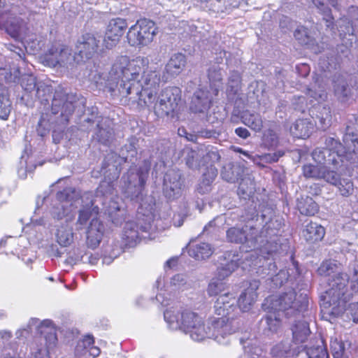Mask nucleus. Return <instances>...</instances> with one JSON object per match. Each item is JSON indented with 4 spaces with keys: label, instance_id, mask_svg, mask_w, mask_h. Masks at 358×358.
<instances>
[{
    "label": "nucleus",
    "instance_id": "f257e3e1",
    "mask_svg": "<svg viewBox=\"0 0 358 358\" xmlns=\"http://www.w3.org/2000/svg\"><path fill=\"white\" fill-rule=\"evenodd\" d=\"M150 164L145 162L139 168L131 167L122 178V189L127 197L139 203L137 220L127 222L121 234L122 244L124 248L136 246L141 238L155 239L156 232L163 231L171 226V213L154 214L155 200L151 196H143V190L146 182Z\"/></svg>",
    "mask_w": 358,
    "mask_h": 358
},
{
    "label": "nucleus",
    "instance_id": "f03ea898",
    "mask_svg": "<svg viewBox=\"0 0 358 358\" xmlns=\"http://www.w3.org/2000/svg\"><path fill=\"white\" fill-rule=\"evenodd\" d=\"M344 146L334 138H326V148H317L313 152V158L317 164H306L303 167L306 178L323 179L326 182L336 185V169L344 159L355 163L358 161V136L348 132L343 136Z\"/></svg>",
    "mask_w": 358,
    "mask_h": 358
},
{
    "label": "nucleus",
    "instance_id": "7ed1b4c3",
    "mask_svg": "<svg viewBox=\"0 0 358 358\" xmlns=\"http://www.w3.org/2000/svg\"><path fill=\"white\" fill-rule=\"evenodd\" d=\"M164 317L171 329H180L189 334L195 341L212 338L220 344L226 345L233 331L237 327L225 324L224 320H208L206 324L197 313L187 309L180 310L176 306L166 309Z\"/></svg>",
    "mask_w": 358,
    "mask_h": 358
},
{
    "label": "nucleus",
    "instance_id": "20e7f679",
    "mask_svg": "<svg viewBox=\"0 0 358 358\" xmlns=\"http://www.w3.org/2000/svg\"><path fill=\"white\" fill-rule=\"evenodd\" d=\"M257 229L245 225L242 228L231 227L227 231V239L229 242L235 243H245L247 247L252 249V252H257L256 257H259L258 264L262 259L267 258L266 255H271L275 252L278 246L273 245L267 239L268 236L271 238L275 234H258Z\"/></svg>",
    "mask_w": 358,
    "mask_h": 358
},
{
    "label": "nucleus",
    "instance_id": "39448f33",
    "mask_svg": "<svg viewBox=\"0 0 358 358\" xmlns=\"http://www.w3.org/2000/svg\"><path fill=\"white\" fill-rule=\"evenodd\" d=\"M91 195L90 198L87 199H84L83 201H80L78 204L81 206L79 210L78 220L76 222V229L78 230L82 229L86 224L90 217H92L90 226L87 229V245L89 248L92 249L98 247L102 240L105 228L101 222L96 218L99 214V208L96 203V199L93 198L91 192H85Z\"/></svg>",
    "mask_w": 358,
    "mask_h": 358
},
{
    "label": "nucleus",
    "instance_id": "423d86ee",
    "mask_svg": "<svg viewBox=\"0 0 358 358\" xmlns=\"http://www.w3.org/2000/svg\"><path fill=\"white\" fill-rule=\"evenodd\" d=\"M346 285L347 278L343 275H338L330 280L329 287L321 296L320 306L324 313L338 316L345 310L347 301L351 296Z\"/></svg>",
    "mask_w": 358,
    "mask_h": 358
},
{
    "label": "nucleus",
    "instance_id": "0eeeda50",
    "mask_svg": "<svg viewBox=\"0 0 358 358\" xmlns=\"http://www.w3.org/2000/svg\"><path fill=\"white\" fill-rule=\"evenodd\" d=\"M160 83V73L152 69L143 71L141 79L133 84L124 86L123 96L131 95L134 101L139 99L147 106H151L156 99Z\"/></svg>",
    "mask_w": 358,
    "mask_h": 358
},
{
    "label": "nucleus",
    "instance_id": "6e6552de",
    "mask_svg": "<svg viewBox=\"0 0 358 358\" xmlns=\"http://www.w3.org/2000/svg\"><path fill=\"white\" fill-rule=\"evenodd\" d=\"M149 60L147 57H138L130 60L127 56L118 57L112 66L111 76L120 79L118 90L123 96L124 86L133 84L138 80L141 73H143L148 66Z\"/></svg>",
    "mask_w": 358,
    "mask_h": 358
},
{
    "label": "nucleus",
    "instance_id": "1a4fd4ad",
    "mask_svg": "<svg viewBox=\"0 0 358 358\" xmlns=\"http://www.w3.org/2000/svg\"><path fill=\"white\" fill-rule=\"evenodd\" d=\"M29 325H37L40 329V336L31 344L30 351L33 358H50V354L57 344L56 328L50 320L40 321L37 318H31Z\"/></svg>",
    "mask_w": 358,
    "mask_h": 358
},
{
    "label": "nucleus",
    "instance_id": "9d476101",
    "mask_svg": "<svg viewBox=\"0 0 358 358\" xmlns=\"http://www.w3.org/2000/svg\"><path fill=\"white\" fill-rule=\"evenodd\" d=\"M90 196L89 194H83L81 196L78 191L70 187L59 191L50 210L52 217L57 220H64L65 223L72 222L75 217V210L78 208V204L80 201H83L85 198L88 199Z\"/></svg>",
    "mask_w": 358,
    "mask_h": 358
},
{
    "label": "nucleus",
    "instance_id": "9b49d317",
    "mask_svg": "<svg viewBox=\"0 0 358 358\" xmlns=\"http://www.w3.org/2000/svg\"><path fill=\"white\" fill-rule=\"evenodd\" d=\"M264 306L266 309H271L280 313L281 315L289 317L303 312L308 306V300L306 294L296 297V292L289 290L278 296L267 298Z\"/></svg>",
    "mask_w": 358,
    "mask_h": 358
},
{
    "label": "nucleus",
    "instance_id": "f8f14e48",
    "mask_svg": "<svg viewBox=\"0 0 358 358\" xmlns=\"http://www.w3.org/2000/svg\"><path fill=\"white\" fill-rule=\"evenodd\" d=\"M224 68L220 67V62L213 64L208 69V76L212 92L203 89L195 92L192 101L191 110L194 113H205L212 102V94L217 96L222 87Z\"/></svg>",
    "mask_w": 358,
    "mask_h": 358
},
{
    "label": "nucleus",
    "instance_id": "ddd939ff",
    "mask_svg": "<svg viewBox=\"0 0 358 358\" xmlns=\"http://www.w3.org/2000/svg\"><path fill=\"white\" fill-rule=\"evenodd\" d=\"M214 312L221 317L210 318V320H224L225 324L233 327L237 326L233 331V334L241 328V322L236 318L238 314L236 300L233 294L228 292L220 295L215 302Z\"/></svg>",
    "mask_w": 358,
    "mask_h": 358
},
{
    "label": "nucleus",
    "instance_id": "4468645a",
    "mask_svg": "<svg viewBox=\"0 0 358 358\" xmlns=\"http://www.w3.org/2000/svg\"><path fill=\"white\" fill-rule=\"evenodd\" d=\"M157 33V27L153 21L141 19L129 28L127 38L131 46L141 48L149 45Z\"/></svg>",
    "mask_w": 358,
    "mask_h": 358
},
{
    "label": "nucleus",
    "instance_id": "2eb2a0df",
    "mask_svg": "<svg viewBox=\"0 0 358 358\" xmlns=\"http://www.w3.org/2000/svg\"><path fill=\"white\" fill-rule=\"evenodd\" d=\"M101 42V36L98 34L86 33L80 36L75 48L76 63L87 61L103 52Z\"/></svg>",
    "mask_w": 358,
    "mask_h": 358
},
{
    "label": "nucleus",
    "instance_id": "dca6fc26",
    "mask_svg": "<svg viewBox=\"0 0 358 358\" xmlns=\"http://www.w3.org/2000/svg\"><path fill=\"white\" fill-rule=\"evenodd\" d=\"M41 62L49 67H64L69 69L76 62V55H72L71 50L62 44H54L41 57Z\"/></svg>",
    "mask_w": 358,
    "mask_h": 358
},
{
    "label": "nucleus",
    "instance_id": "f3484780",
    "mask_svg": "<svg viewBox=\"0 0 358 358\" xmlns=\"http://www.w3.org/2000/svg\"><path fill=\"white\" fill-rule=\"evenodd\" d=\"M117 174H114L113 180H108L105 178L102 180L97 187L94 199L96 202H100L105 209V211L112 217L113 215L120 211L121 209L120 201L119 197L113 198L112 196L114 191V182L117 179Z\"/></svg>",
    "mask_w": 358,
    "mask_h": 358
},
{
    "label": "nucleus",
    "instance_id": "a211bd4d",
    "mask_svg": "<svg viewBox=\"0 0 358 358\" xmlns=\"http://www.w3.org/2000/svg\"><path fill=\"white\" fill-rule=\"evenodd\" d=\"M180 90L178 87H166L159 94L157 101L154 102L155 113L159 116L169 115L178 106L180 100Z\"/></svg>",
    "mask_w": 358,
    "mask_h": 358
},
{
    "label": "nucleus",
    "instance_id": "6ab92c4d",
    "mask_svg": "<svg viewBox=\"0 0 358 358\" xmlns=\"http://www.w3.org/2000/svg\"><path fill=\"white\" fill-rule=\"evenodd\" d=\"M256 255L257 252L245 253L244 257H242L245 262L241 263L239 262L240 259L238 257V255H234L229 262L217 268L215 277L223 281L226 278L229 276L239 265H241L243 269H246L248 266H261V265L258 264L259 257H257Z\"/></svg>",
    "mask_w": 358,
    "mask_h": 358
},
{
    "label": "nucleus",
    "instance_id": "aec40b11",
    "mask_svg": "<svg viewBox=\"0 0 358 358\" xmlns=\"http://www.w3.org/2000/svg\"><path fill=\"white\" fill-rule=\"evenodd\" d=\"M191 287V282L188 281L187 276L183 274H176L171 279L169 283L163 289H160L156 295V300L162 306H166L169 305V300L166 294H176L180 292H183Z\"/></svg>",
    "mask_w": 358,
    "mask_h": 358
},
{
    "label": "nucleus",
    "instance_id": "412c9836",
    "mask_svg": "<svg viewBox=\"0 0 358 358\" xmlns=\"http://www.w3.org/2000/svg\"><path fill=\"white\" fill-rule=\"evenodd\" d=\"M75 98L72 95H65L57 92L52 102V113L57 114L61 112L62 122H68L69 116L75 108Z\"/></svg>",
    "mask_w": 358,
    "mask_h": 358
},
{
    "label": "nucleus",
    "instance_id": "4be33fe9",
    "mask_svg": "<svg viewBox=\"0 0 358 358\" xmlns=\"http://www.w3.org/2000/svg\"><path fill=\"white\" fill-rule=\"evenodd\" d=\"M182 182L181 173L178 171L170 170L164 176L163 192L165 196L173 200L182 194Z\"/></svg>",
    "mask_w": 358,
    "mask_h": 358
},
{
    "label": "nucleus",
    "instance_id": "5701e85b",
    "mask_svg": "<svg viewBox=\"0 0 358 358\" xmlns=\"http://www.w3.org/2000/svg\"><path fill=\"white\" fill-rule=\"evenodd\" d=\"M259 281L254 280L240 294L236 303L242 312H248L254 305L257 298V290L259 287Z\"/></svg>",
    "mask_w": 358,
    "mask_h": 358
},
{
    "label": "nucleus",
    "instance_id": "b1692460",
    "mask_svg": "<svg viewBox=\"0 0 358 358\" xmlns=\"http://www.w3.org/2000/svg\"><path fill=\"white\" fill-rule=\"evenodd\" d=\"M292 331L293 337L292 344L294 346H302L301 352L305 350L307 348V345H305V343L308 341L310 334L308 322L304 320L296 321L293 324Z\"/></svg>",
    "mask_w": 358,
    "mask_h": 358
},
{
    "label": "nucleus",
    "instance_id": "393cba45",
    "mask_svg": "<svg viewBox=\"0 0 358 358\" xmlns=\"http://www.w3.org/2000/svg\"><path fill=\"white\" fill-rule=\"evenodd\" d=\"M213 251L210 244L196 239L191 240L188 245V254L196 260H203L209 258Z\"/></svg>",
    "mask_w": 358,
    "mask_h": 358
},
{
    "label": "nucleus",
    "instance_id": "a878e982",
    "mask_svg": "<svg viewBox=\"0 0 358 358\" xmlns=\"http://www.w3.org/2000/svg\"><path fill=\"white\" fill-rule=\"evenodd\" d=\"M99 259L97 255L92 254L89 255L87 253H83V251L80 248H74L70 252L69 257L65 260V263L73 266L80 262H83V263H89L92 265H96L98 263Z\"/></svg>",
    "mask_w": 358,
    "mask_h": 358
},
{
    "label": "nucleus",
    "instance_id": "bb28decb",
    "mask_svg": "<svg viewBox=\"0 0 358 358\" xmlns=\"http://www.w3.org/2000/svg\"><path fill=\"white\" fill-rule=\"evenodd\" d=\"M54 235L55 241L64 248L70 246L74 240L73 229L69 226V223L59 226Z\"/></svg>",
    "mask_w": 358,
    "mask_h": 358
},
{
    "label": "nucleus",
    "instance_id": "cd10ccee",
    "mask_svg": "<svg viewBox=\"0 0 358 358\" xmlns=\"http://www.w3.org/2000/svg\"><path fill=\"white\" fill-rule=\"evenodd\" d=\"M185 64V56L182 53H176L170 58L165 70L171 76H176L183 71Z\"/></svg>",
    "mask_w": 358,
    "mask_h": 358
},
{
    "label": "nucleus",
    "instance_id": "c85d7f7f",
    "mask_svg": "<svg viewBox=\"0 0 358 358\" xmlns=\"http://www.w3.org/2000/svg\"><path fill=\"white\" fill-rule=\"evenodd\" d=\"M302 346L294 347L293 344L280 343L275 345L271 350V354L278 357H292L297 356L301 352Z\"/></svg>",
    "mask_w": 358,
    "mask_h": 358
},
{
    "label": "nucleus",
    "instance_id": "c756f323",
    "mask_svg": "<svg viewBox=\"0 0 358 358\" xmlns=\"http://www.w3.org/2000/svg\"><path fill=\"white\" fill-rule=\"evenodd\" d=\"M325 234V229L321 225L315 223H308L303 230L302 236L307 241L316 242L321 241Z\"/></svg>",
    "mask_w": 358,
    "mask_h": 358
},
{
    "label": "nucleus",
    "instance_id": "7c9ffc66",
    "mask_svg": "<svg viewBox=\"0 0 358 358\" xmlns=\"http://www.w3.org/2000/svg\"><path fill=\"white\" fill-rule=\"evenodd\" d=\"M313 130V124L308 120H296L290 127L292 136L299 138L308 137Z\"/></svg>",
    "mask_w": 358,
    "mask_h": 358
},
{
    "label": "nucleus",
    "instance_id": "2f4dec72",
    "mask_svg": "<svg viewBox=\"0 0 358 358\" xmlns=\"http://www.w3.org/2000/svg\"><path fill=\"white\" fill-rule=\"evenodd\" d=\"M317 272L322 276L329 277L328 283L338 275L347 278L346 274L340 272L339 267L336 261L329 260L324 262L318 268Z\"/></svg>",
    "mask_w": 358,
    "mask_h": 358
},
{
    "label": "nucleus",
    "instance_id": "473e14b6",
    "mask_svg": "<svg viewBox=\"0 0 358 358\" xmlns=\"http://www.w3.org/2000/svg\"><path fill=\"white\" fill-rule=\"evenodd\" d=\"M7 32L13 38L24 39L26 34V24L20 18H15L6 22Z\"/></svg>",
    "mask_w": 358,
    "mask_h": 358
},
{
    "label": "nucleus",
    "instance_id": "72a5a7b5",
    "mask_svg": "<svg viewBox=\"0 0 358 358\" xmlns=\"http://www.w3.org/2000/svg\"><path fill=\"white\" fill-rule=\"evenodd\" d=\"M350 343L348 341H342L338 338L331 341V350L334 358H348L350 354Z\"/></svg>",
    "mask_w": 358,
    "mask_h": 358
},
{
    "label": "nucleus",
    "instance_id": "f704fd0d",
    "mask_svg": "<svg viewBox=\"0 0 358 358\" xmlns=\"http://www.w3.org/2000/svg\"><path fill=\"white\" fill-rule=\"evenodd\" d=\"M297 208L301 214L308 216L314 215L319 210L318 205L310 196L299 199Z\"/></svg>",
    "mask_w": 358,
    "mask_h": 358
},
{
    "label": "nucleus",
    "instance_id": "c9c22d12",
    "mask_svg": "<svg viewBox=\"0 0 358 358\" xmlns=\"http://www.w3.org/2000/svg\"><path fill=\"white\" fill-rule=\"evenodd\" d=\"M241 122L255 131H259L263 127L261 116L249 110H245L243 113L241 115Z\"/></svg>",
    "mask_w": 358,
    "mask_h": 358
},
{
    "label": "nucleus",
    "instance_id": "e433bc0d",
    "mask_svg": "<svg viewBox=\"0 0 358 358\" xmlns=\"http://www.w3.org/2000/svg\"><path fill=\"white\" fill-rule=\"evenodd\" d=\"M217 176L216 171L214 169L210 168L208 169L207 172L203 173L202 178L198 184L196 190L201 194H205L211 191L212 183Z\"/></svg>",
    "mask_w": 358,
    "mask_h": 358
},
{
    "label": "nucleus",
    "instance_id": "4c0bfd02",
    "mask_svg": "<svg viewBox=\"0 0 358 358\" xmlns=\"http://www.w3.org/2000/svg\"><path fill=\"white\" fill-rule=\"evenodd\" d=\"M306 95L309 99V103L313 104L314 101L317 102L323 101L327 98V93L324 87L317 83V81L310 87L307 90Z\"/></svg>",
    "mask_w": 358,
    "mask_h": 358
},
{
    "label": "nucleus",
    "instance_id": "58836bf2",
    "mask_svg": "<svg viewBox=\"0 0 358 358\" xmlns=\"http://www.w3.org/2000/svg\"><path fill=\"white\" fill-rule=\"evenodd\" d=\"M186 164L191 169H197L201 164V159L203 155V152L191 148H185L183 150Z\"/></svg>",
    "mask_w": 358,
    "mask_h": 358
},
{
    "label": "nucleus",
    "instance_id": "ea45409f",
    "mask_svg": "<svg viewBox=\"0 0 358 358\" xmlns=\"http://www.w3.org/2000/svg\"><path fill=\"white\" fill-rule=\"evenodd\" d=\"M109 122L110 121L108 119L104 120V124L106 125V127L98 124L99 130L96 133V138L99 142L103 145L109 144L113 137V131L112 128H110L109 124H108Z\"/></svg>",
    "mask_w": 358,
    "mask_h": 358
},
{
    "label": "nucleus",
    "instance_id": "a19ab883",
    "mask_svg": "<svg viewBox=\"0 0 358 358\" xmlns=\"http://www.w3.org/2000/svg\"><path fill=\"white\" fill-rule=\"evenodd\" d=\"M268 310V312L265 316L264 320L268 329L271 331L275 332L280 327L282 315L280 313L275 310H272L271 309Z\"/></svg>",
    "mask_w": 358,
    "mask_h": 358
},
{
    "label": "nucleus",
    "instance_id": "79ce46f5",
    "mask_svg": "<svg viewBox=\"0 0 358 358\" xmlns=\"http://www.w3.org/2000/svg\"><path fill=\"white\" fill-rule=\"evenodd\" d=\"M127 27V23L124 20L116 18L110 21L106 30L120 38Z\"/></svg>",
    "mask_w": 358,
    "mask_h": 358
},
{
    "label": "nucleus",
    "instance_id": "37998d69",
    "mask_svg": "<svg viewBox=\"0 0 358 358\" xmlns=\"http://www.w3.org/2000/svg\"><path fill=\"white\" fill-rule=\"evenodd\" d=\"M93 343V338L90 336H86L82 340H80L76 346V356L77 357H87L88 347H90Z\"/></svg>",
    "mask_w": 358,
    "mask_h": 358
},
{
    "label": "nucleus",
    "instance_id": "c03bdc74",
    "mask_svg": "<svg viewBox=\"0 0 358 358\" xmlns=\"http://www.w3.org/2000/svg\"><path fill=\"white\" fill-rule=\"evenodd\" d=\"M241 85V76L238 71H233L230 73L227 92L230 94H235L237 93Z\"/></svg>",
    "mask_w": 358,
    "mask_h": 358
},
{
    "label": "nucleus",
    "instance_id": "a18cd8bd",
    "mask_svg": "<svg viewBox=\"0 0 358 358\" xmlns=\"http://www.w3.org/2000/svg\"><path fill=\"white\" fill-rule=\"evenodd\" d=\"M334 185L338 187L341 194L343 196H349L354 192L352 182L349 179L339 180L338 175L336 185Z\"/></svg>",
    "mask_w": 358,
    "mask_h": 358
},
{
    "label": "nucleus",
    "instance_id": "49530a36",
    "mask_svg": "<svg viewBox=\"0 0 358 358\" xmlns=\"http://www.w3.org/2000/svg\"><path fill=\"white\" fill-rule=\"evenodd\" d=\"M225 283L217 278H213L209 282L207 293L209 296H216L225 289Z\"/></svg>",
    "mask_w": 358,
    "mask_h": 358
},
{
    "label": "nucleus",
    "instance_id": "de8ad7c7",
    "mask_svg": "<svg viewBox=\"0 0 358 358\" xmlns=\"http://www.w3.org/2000/svg\"><path fill=\"white\" fill-rule=\"evenodd\" d=\"M315 6L324 15V20L326 21L327 27H331L333 24L334 18L331 15V10L325 4L324 0H313Z\"/></svg>",
    "mask_w": 358,
    "mask_h": 358
},
{
    "label": "nucleus",
    "instance_id": "09e8293b",
    "mask_svg": "<svg viewBox=\"0 0 358 358\" xmlns=\"http://www.w3.org/2000/svg\"><path fill=\"white\" fill-rule=\"evenodd\" d=\"M262 141L264 145L269 149L276 148L279 143L277 134L271 129L264 132Z\"/></svg>",
    "mask_w": 358,
    "mask_h": 358
},
{
    "label": "nucleus",
    "instance_id": "8fccbe9b",
    "mask_svg": "<svg viewBox=\"0 0 358 358\" xmlns=\"http://www.w3.org/2000/svg\"><path fill=\"white\" fill-rule=\"evenodd\" d=\"M36 96L41 101H47L52 94V87L43 82H38L36 88Z\"/></svg>",
    "mask_w": 358,
    "mask_h": 358
},
{
    "label": "nucleus",
    "instance_id": "3c124183",
    "mask_svg": "<svg viewBox=\"0 0 358 358\" xmlns=\"http://www.w3.org/2000/svg\"><path fill=\"white\" fill-rule=\"evenodd\" d=\"M120 38H118L115 34L108 32L106 30L103 38L101 37V45L103 50H110L113 48L119 43Z\"/></svg>",
    "mask_w": 358,
    "mask_h": 358
},
{
    "label": "nucleus",
    "instance_id": "603ef678",
    "mask_svg": "<svg viewBox=\"0 0 358 358\" xmlns=\"http://www.w3.org/2000/svg\"><path fill=\"white\" fill-rule=\"evenodd\" d=\"M316 118L319 120L320 127L322 129H326L331 123V116L329 108L322 107L320 115Z\"/></svg>",
    "mask_w": 358,
    "mask_h": 358
},
{
    "label": "nucleus",
    "instance_id": "864d4df0",
    "mask_svg": "<svg viewBox=\"0 0 358 358\" xmlns=\"http://www.w3.org/2000/svg\"><path fill=\"white\" fill-rule=\"evenodd\" d=\"M306 354L308 358H328L327 352L322 345L314 348H306Z\"/></svg>",
    "mask_w": 358,
    "mask_h": 358
},
{
    "label": "nucleus",
    "instance_id": "5fc2aeb1",
    "mask_svg": "<svg viewBox=\"0 0 358 358\" xmlns=\"http://www.w3.org/2000/svg\"><path fill=\"white\" fill-rule=\"evenodd\" d=\"M37 85L36 79L32 75H27L22 78L21 85L25 91L29 92H34L37 87Z\"/></svg>",
    "mask_w": 358,
    "mask_h": 358
},
{
    "label": "nucleus",
    "instance_id": "6e6d98bb",
    "mask_svg": "<svg viewBox=\"0 0 358 358\" xmlns=\"http://www.w3.org/2000/svg\"><path fill=\"white\" fill-rule=\"evenodd\" d=\"M334 90L335 94L339 98L348 96L350 92V89L348 88L346 82L343 78L335 81Z\"/></svg>",
    "mask_w": 358,
    "mask_h": 358
},
{
    "label": "nucleus",
    "instance_id": "4d7b16f0",
    "mask_svg": "<svg viewBox=\"0 0 358 358\" xmlns=\"http://www.w3.org/2000/svg\"><path fill=\"white\" fill-rule=\"evenodd\" d=\"M10 101L6 96H0V118L6 120L10 113Z\"/></svg>",
    "mask_w": 358,
    "mask_h": 358
},
{
    "label": "nucleus",
    "instance_id": "13d9d810",
    "mask_svg": "<svg viewBox=\"0 0 358 358\" xmlns=\"http://www.w3.org/2000/svg\"><path fill=\"white\" fill-rule=\"evenodd\" d=\"M294 37L301 44L308 45L310 42L308 29L304 27H299L295 30Z\"/></svg>",
    "mask_w": 358,
    "mask_h": 358
},
{
    "label": "nucleus",
    "instance_id": "bf43d9fd",
    "mask_svg": "<svg viewBox=\"0 0 358 358\" xmlns=\"http://www.w3.org/2000/svg\"><path fill=\"white\" fill-rule=\"evenodd\" d=\"M350 282V287L355 293H358V266H355L347 275V282Z\"/></svg>",
    "mask_w": 358,
    "mask_h": 358
},
{
    "label": "nucleus",
    "instance_id": "052dcab7",
    "mask_svg": "<svg viewBox=\"0 0 358 358\" xmlns=\"http://www.w3.org/2000/svg\"><path fill=\"white\" fill-rule=\"evenodd\" d=\"M289 279V273L286 270H280L276 275L271 276V280L275 287L282 285Z\"/></svg>",
    "mask_w": 358,
    "mask_h": 358
},
{
    "label": "nucleus",
    "instance_id": "680f3d73",
    "mask_svg": "<svg viewBox=\"0 0 358 358\" xmlns=\"http://www.w3.org/2000/svg\"><path fill=\"white\" fill-rule=\"evenodd\" d=\"M284 152L278 150L274 153H268L259 156L260 160L266 163H273L277 162L279 158L284 155Z\"/></svg>",
    "mask_w": 358,
    "mask_h": 358
},
{
    "label": "nucleus",
    "instance_id": "e2e57ef3",
    "mask_svg": "<svg viewBox=\"0 0 358 358\" xmlns=\"http://www.w3.org/2000/svg\"><path fill=\"white\" fill-rule=\"evenodd\" d=\"M33 327H35L36 331L40 333L39 327L37 325H29V321L28 322L27 327L19 329L16 333V337L17 338H26L29 336Z\"/></svg>",
    "mask_w": 358,
    "mask_h": 358
},
{
    "label": "nucleus",
    "instance_id": "0e129e2a",
    "mask_svg": "<svg viewBox=\"0 0 358 358\" xmlns=\"http://www.w3.org/2000/svg\"><path fill=\"white\" fill-rule=\"evenodd\" d=\"M123 251V247H120L117 249H113L110 252L109 255H104L103 257V264L109 265L110 264L113 259L117 258Z\"/></svg>",
    "mask_w": 358,
    "mask_h": 358
},
{
    "label": "nucleus",
    "instance_id": "69168bd1",
    "mask_svg": "<svg viewBox=\"0 0 358 358\" xmlns=\"http://www.w3.org/2000/svg\"><path fill=\"white\" fill-rule=\"evenodd\" d=\"M349 310L355 322L358 323V303H351Z\"/></svg>",
    "mask_w": 358,
    "mask_h": 358
},
{
    "label": "nucleus",
    "instance_id": "338daca9",
    "mask_svg": "<svg viewBox=\"0 0 358 358\" xmlns=\"http://www.w3.org/2000/svg\"><path fill=\"white\" fill-rule=\"evenodd\" d=\"M2 358H22L14 349L10 351L8 348H5L3 351Z\"/></svg>",
    "mask_w": 358,
    "mask_h": 358
},
{
    "label": "nucleus",
    "instance_id": "774afa93",
    "mask_svg": "<svg viewBox=\"0 0 358 358\" xmlns=\"http://www.w3.org/2000/svg\"><path fill=\"white\" fill-rule=\"evenodd\" d=\"M341 29H339L340 32V36L342 39H343L346 35L348 34L349 36L353 37V29L352 26L350 24V22H348V26L345 27L346 31L343 29V27L341 25H340Z\"/></svg>",
    "mask_w": 358,
    "mask_h": 358
}]
</instances>
